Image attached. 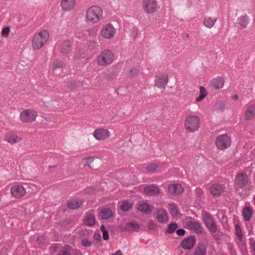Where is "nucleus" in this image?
I'll list each match as a JSON object with an SVG mask.
<instances>
[{"label": "nucleus", "mask_w": 255, "mask_h": 255, "mask_svg": "<svg viewBox=\"0 0 255 255\" xmlns=\"http://www.w3.org/2000/svg\"><path fill=\"white\" fill-rule=\"evenodd\" d=\"M57 165H55V166H49V169L50 170V171L51 172L52 171V168H54V167H57Z\"/></svg>", "instance_id": "nucleus-57"}, {"label": "nucleus", "mask_w": 255, "mask_h": 255, "mask_svg": "<svg viewBox=\"0 0 255 255\" xmlns=\"http://www.w3.org/2000/svg\"><path fill=\"white\" fill-rule=\"evenodd\" d=\"M49 37V33L46 30H43L36 34L32 40V46L33 49H40L47 42Z\"/></svg>", "instance_id": "nucleus-2"}, {"label": "nucleus", "mask_w": 255, "mask_h": 255, "mask_svg": "<svg viewBox=\"0 0 255 255\" xmlns=\"http://www.w3.org/2000/svg\"><path fill=\"white\" fill-rule=\"evenodd\" d=\"M38 116V113L36 111L27 109L23 110L20 114V120L24 123H32L36 121Z\"/></svg>", "instance_id": "nucleus-4"}, {"label": "nucleus", "mask_w": 255, "mask_h": 255, "mask_svg": "<svg viewBox=\"0 0 255 255\" xmlns=\"http://www.w3.org/2000/svg\"><path fill=\"white\" fill-rule=\"evenodd\" d=\"M82 161L84 166H87L89 168H91V165L92 162L93 161V157H88L87 158H83Z\"/></svg>", "instance_id": "nucleus-41"}, {"label": "nucleus", "mask_w": 255, "mask_h": 255, "mask_svg": "<svg viewBox=\"0 0 255 255\" xmlns=\"http://www.w3.org/2000/svg\"><path fill=\"white\" fill-rule=\"evenodd\" d=\"M195 244V237L194 236H190L183 240L181 243V246L183 249L189 250L193 248Z\"/></svg>", "instance_id": "nucleus-15"}, {"label": "nucleus", "mask_w": 255, "mask_h": 255, "mask_svg": "<svg viewBox=\"0 0 255 255\" xmlns=\"http://www.w3.org/2000/svg\"><path fill=\"white\" fill-rule=\"evenodd\" d=\"M81 244L85 247H89L91 246V242L86 238L83 239L81 241Z\"/></svg>", "instance_id": "nucleus-46"}, {"label": "nucleus", "mask_w": 255, "mask_h": 255, "mask_svg": "<svg viewBox=\"0 0 255 255\" xmlns=\"http://www.w3.org/2000/svg\"><path fill=\"white\" fill-rule=\"evenodd\" d=\"M137 35V30H136L135 31H133L131 34L132 37H133L134 38H136Z\"/></svg>", "instance_id": "nucleus-52"}, {"label": "nucleus", "mask_w": 255, "mask_h": 255, "mask_svg": "<svg viewBox=\"0 0 255 255\" xmlns=\"http://www.w3.org/2000/svg\"><path fill=\"white\" fill-rule=\"evenodd\" d=\"M253 214V210L250 207H246L243 210L242 214L246 221H250Z\"/></svg>", "instance_id": "nucleus-30"}, {"label": "nucleus", "mask_w": 255, "mask_h": 255, "mask_svg": "<svg viewBox=\"0 0 255 255\" xmlns=\"http://www.w3.org/2000/svg\"><path fill=\"white\" fill-rule=\"evenodd\" d=\"M63 62L60 60L56 59L55 60L53 64L54 69H57L59 68H62L63 66Z\"/></svg>", "instance_id": "nucleus-43"}, {"label": "nucleus", "mask_w": 255, "mask_h": 255, "mask_svg": "<svg viewBox=\"0 0 255 255\" xmlns=\"http://www.w3.org/2000/svg\"><path fill=\"white\" fill-rule=\"evenodd\" d=\"M137 209L144 214H149L152 210V208L148 204L144 203L143 201L138 202Z\"/></svg>", "instance_id": "nucleus-20"}, {"label": "nucleus", "mask_w": 255, "mask_h": 255, "mask_svg": "<svg viewBox=\"0 0 255 255\" xmlns=\"http://www.w3.org/2000/svg\"><path fill=\"white\" fill-rule=\"evenodd\" d=\"M87 45L88 48L90 50H92L98 47V44L96 41L93 40L88 41Z\"/></svg>", "instance_id": "nucleus-40"}, {"label": "nucleus", "mask_w": 255, "mask_h": 255, "mask_svg": "<svg viewBox=\"0 0 255 255\" xmlns=\"http://www.w3.org/2000/svg\"><path fill=\"white\" fill-rule=\"evenodd\" d=\"M95 240L99 242L101 240V236L100 234L95 233L93 237Z\"/></svg>", "instance_id": "nucleus-50"}, {"label": "nucleus", "mask_w": 255, "mask_h": 255, "mask_svg": "<svg viewBox=\"0 0 255 255\" xmlns=\"http://www.w3.org/2000/svg\"><path fill=\"white\" fill-rule=\"evenodd\" d=\"M139 73V70L136 68H132L130 69L129 73V76L130 77H134L136 76Z\"/></svg>", "instance_id": "nucleus-45"}, {"label": "nucleus", "mask_w": 255, "mask_h": 255, "mask_svg": "<svg viewBox=\"0 0 255 255\" xmlns=\"http://www.w3.org/2000/svg\"><path fill=\"white\" fill-rule=\"evenodd\" d=\"M188 228L191 230L193 231L196 233H201L202 232V227L200 223L197 222L189 221L186 223Z\"/></svg>", "instance_id": "nucleus-21"}, {"label": "nucleus", "mask_w": 255, "mask_h": 255, "mask_svg": "<svg viewBox=\"0 0 255 255\" xmlns=\"http://www.w3.org/2000/svg\"><path fill=\"white\" fill-rule=\"evenodd\" d=\"M144 191L148 196H157L160 193L159 189L153 185L145 187Z\"/></svg>", "instance_id": "nucleus-17"}, {"label": "nucleus", "mask_w": 255, "mask_h": 255, "mask_svg": "<svg viewBox=\"0 0 255 255\" xmlns=\"http://www.w3.org/2000/svg\"><path fill=\"white\" fill-rule=\"evenodd\" d=\"M95 190L93 188H89L85 191V193H91L92 192L95 191Z\"/></svg>", "instance_id": "nucleus-51"}, {"label": "nucleus", "mask_w": 255, "mask_h": 255, "mask_svg": "<svg viewBox=\"0 0 255 255\" xmlns=\"http://www.w3.org/2000/svg\"><path fill=\"white\" fill-rule=\"evenodd\" d=\"M143 10L147 13H153L156 10L157 2L156 0H143L142 1Z\"/></svg>", "instance_id": "nucleus-7"}, {"label": "nucleus", "mask_w": 255, "mask_h": 255, "mask_svg": "<svg viewBox=\"0 0 255 255\" xmlns=\"http://www.w3.org/2000/svg\"><path fill=\"white\" fill-rule=\"evenodd\" d=\"M236 234L238 237L239 240L241 241L243 238V235L241 228L239 225L236 224L235 225Z\"/></svg>", "instance_id": "nucleus-42"}, {"label": "nucleus", "mask_w": 255, "mask_h": 255, "mask_svg": "<svg viewBox=\"0 0 255 255\" xmlns=\"http://www.w3.org/2000/svg\"><path fill=\"white\" fill-rule=\"evenodd\" d=\"M9 31L10 29L8 26L3 27L1 32V36L3 37H7L8 36Z\"/></svg>", "instance_id": "nucleus-44"}, {"label": "nucleus", "mask_w": 255, "mask_h": 255, "mask_svg": "<svg viewBox=\"0 0 255 255\" xmlns=\"http://www.w3.org/2000/svg\"><path fill=\"white\" fill-rule=\"evenodd\" d=\"M199 118L196 116H190L186 118L185 127L188 132H194L199 128Z\"/></svg>", "instance_id": "nucleus-5"}, {"label": "nucleus", "mask_w": 255, "mask_h": 255, "mask_svg": "<svg viewBox=\"0 0 255 255\" xmlns=\"http://www.w3.org/2000/svg\"><path fill=\"white\" fill-rule=\"evenodd\" d=\"M206 249L202 244L198 245L195 249L194 255H206Z\"/></svg>", "instance_id": "nucleus-33"}, {"label": "nucleus", "mask_w": 255, "mask_h": 255, "mask_svg": "<svg viewBox=\"0 0 255 255\" xmlns=\"http://www.w3.org/2000/svg\"><path fill=\"white\" fill-rule=\"evenodd\" d=\"M83 223L86 226L89 227L93 226L96 223L95 215L91 212L87 213Z\"/></svg>", "instance_id": "nucleus-24"}, {"label": "nucleus", "mask_w": 255, "mask_h": 255, "mask_svg": "<svg viewBox=\"0 0 255 255\" xmlns=\"http://www.w3.org/2000/svg\"><path fill=\"white\" fill-rule=\"evenodd\" d=\"M168 189L169 192L173 195H178L183 192V188L180 184L169 185Z\"/></svg>", "instance_id": "nucleus-23"}, {"label": "nucleus", "mask_w": 255, "mask_h": 255, "mask_svg": "<svg viewBox=\"0 0 255 255\" xmlns=\"http://www.w3.org/2000/svg\"><path fill=\"white\" fill-rule=\"evenodd\" d=\"M71 247L69 245H65L62 249H61L57 255H71L70 251Z\"/></svg>", "instance_id": "nucleus-35"}, {"label": "nucleus", "mask_w": 255, "mask_h": 255, "mask_svg": "<svg viewBox=\"0 0 255 255\" xmlns=\"http://www.w3.org/2000/svg\"><path fill=\"white\" fill-rule=\"evenodd\" d=\"M255 115V105L249 106L245 111L244 118L246 120L253 119Z\"/></svg>", "instance_id": "nucleus-26"}, {"label": "nucleus", "mask_w": 255, "mask_h": 255, "mask_svg": "<svg viewBox=\"0 0 255 255\" xmlns=\"http://www.w3.org/2000/svg\"><path fill=\"white\" fill-rule=\"evenodd\" d=\"M169 211L171 215L176 217L179 214L178 207L175 204H170L169 206Z\"/></svg>", "instance_id": "nucleus-36"}, {"label": "nucleus", "mask_w": 255, "mask_h": 255, "mask_svg": "<svg viewBox=\"0 0 255 255\" xmlns=\"http://www.w3.org/2000/svg\"><path fill=\"white\" fill-rule=\"evenodd\" d=\"M225 189L224 184H214L210 187L209 190L211 194L214 197H219L224 192Z\"/></svg>", "instance_id": "nucleus-10"}, {"label": "nucleus", "mask_w": 255, "mask_h": 255, "mask_svg": "<svg viewBox=\"0 0 255 255\" xmlns=\"http://www.w3.org/2000/svg\"><path fill=\"white\" fill-rule=\"evenodd\" d=\"M156 212V219L159 223H165L168 221L167 213L165 209H158Z\"/></svg>", "instance_id": "nucleus-18"}, {"label": "nucleus", "mask_w": 255, "mask_h": 255, "mask_svg": "<svg viewBox=\"0 0 255 255\" xmlns=\"http://www.w3.org/2000/svg\"><path fill=\"white\" fill-rule=\"evenodd\" d=\"M76 0H62L61 6L64 11H68L73 9Z\"/></svg>", "instance_id": "nucleus-19"}, {"label": "nucleus", "mask_w": 255, "mask_h": 255, "mask_svg": "<svg viewBox=\"0 0 255 255\" xmlns=\"http://www.w3.org/2000/svg\"><path fill=\"white\" fill-rule=\"evenodd\" d=\"M236 185L239 188H243L248 183V176L246 173H239L235 180Z\"/></svg>", "instance_id": "nucleus-9"}, {"label": "nucleus", "mask_w": 255, "mask_h": 255, "mask_svg": "<svg viewBox=\"0 0 255 255\" xmlns=\"http://www.w3.org/2000/svg\"><path fill=\"white\" fill-rule=\"evenodd\" d=\"M126 228L128 231H137L139 230V225L135 222L127 223L126 225Z\"/></svg>", "instance_id": "nucleus-32"}, {"label": "nucleus", "mask_w": 255, "mask_h": 255, "mask_svg": "<svg viewBox=\"0 0 255 255\" xmlns=\"http://www.w3.org/2000/svg\"><path fill=\"white\" fill-rule=\"evenodd\" d=\"M231 139L227 134L219 135L217 138L215 144L219 149H225L231 145Z\"/></svg>", "instance_id": "nucleus-6"}, {"label": "nucleus", "mask_w": 255, "mask_h": 255, "mask_svg": "<svg viewBox=\"0 0 255 255\" xmlns=\"http://www.w3.org/2000/svg\"><path fill=\"white\" fill-rule=\"evenodd\" d=\"M110 133L108 129L98 128L96 129L93 135L97 140H105L110 136Z\"/></svg>", "instance_id": "nucleus-13"}, {"label": "nucleus", "mask_w": 255, "mask_h": 255, "mask_svg": "<svg viewBox=\"0 0 255 255\" xmlns=\"http://www.w3.org/2000/svg\"><path fill=\"white\" fill-rule=\"evenodd\" d=\"M10 193L14 198H19L25 195L26 191L22 185H14L11 188Z\"/></svg>", "instance_id": "nucleus-12"}, {"label": "nucleus", "mask_w": 255, "mask_h": 255, "mask_svg": "<svg viewBox=\"0 0 255 255\" xmlns=\"http://www.w3.org/2000/svg\"><path fill=\"white\" fill-rule=\"evenodd\" d=\"M200 95L199 97L196 99V101L197 102H200L203 99H204L207 95V91L203 87H200Z\"/></svg>", "instance_id": "nucleus-37"}, {"label": "nucleus", "mask_w": 255, "mask_h": 255, "mask_svg": "<svg viewBox=\"0 0 255 255\" xmlns=\"http://www.w3.org/2000/svg\"><path fill=\"white\" fill-rule=\"evenodd\" d=\"M178 228V225L176 223H171L167 226V228L165 231V233L172 234Z\"/></svg>", "instance_id": "nucleus-34"}, {"label": "nucleus", "mask_w": 255, "mask_h": 255, "mask_svg": "<svg viewBox=\"0 0 255 255\" xmlns=\"http://www.w3.org/2000/svg\"><path fill=\"white\" fill-rule=\"evenodd\" d=\"M168 82V76L165 74L157 76L155 79V85L158 88H164Z\"/></svg>", "instance_id": "nucleus-16"}, {"label": "nucleus", "mask_w": 255, "mask_h": 255, "mask_svg": "<svg viewBox=\"0 0 255 255\" xmlns=\"http://www.w3.org/2000/svg\"><path fill=\"white\" fill-rule=\"evenodd\" d=\"M101 231H102V232H103L104 231V230H107L106 229V228L105 227V226L104 225H102L101 226Z\"/></svg>", "instance_id": "nucleus-55"}, {"label": "nucleus", "mask_w": 255, "mask_h": 255, "mask_svg": "<svg viewBox=\"0 0 255 255\" xmlns=\"http://www.w3.org/2000/svg\"><path fill=\"white\" fill-rule=\"evenodd\" d=\"M116 32V29L111 23H108L104 26L101 30V35L106 39H110L113 38Z\"/></svg>", "instance_id": "nucleus-8"}, {"label": "nucleus", "mask_w": 255, "mask_h": 255, "mask_svg": "<svg viewBox=\"0 0 255 255\" xmlns=\"http://www.w3.org/2000/svg\"><path fill=\"white\" fill-rule=\"evenodd\" d=\"M204 221L208 229L212 233L217 231V227L213 218L208 213H205L204 216Z\"/></svg>", "instance_id": "nucleus-11"}, {"label": "nucleus", "mask_w": 255, "mask_h": 255, "mask_svg": "<svg viewBox=\"0 0 255 255\" xmlns=\"http://www.w3.org/2000/svg\"><path fill=\"white\" fill-rule=\"evenodd\" d=\"M216 20V18L206 17L204 19L203 24L206 27L210 28L214 26Z\"/></svg>", "instance_id": "nucleus-31"}, {"label": "nucleus", "mask_w": 255, "mask_h": 255, "mask_svg": "<svg viewBox=\"0 0 255 255\" xmlns=\"http://www.w3.org/2000/svg\"><path fill=\"white\" fill-rule=\"evenodd\" d=\"M147 228L149 230H155L156 229V225L152 221H150L148 223Z\"/></svg>", "instance_id": "nucleus-47"}, {"label": "nucleus", "mask_w": 255, "mask_h": 255, "mask_svg": "<svg viewBox=\"0 0 255 255\" xmlns=\"http://www.w3.org/2000/svg\"><path fill=\"white\" fill-rule=\"evenodd\" d=\"M99 215L103 220H107L113 215V212L111 208H103L99 212Z\"/></svg>", "instance_id": "nucleus-27"}, {"label": "nucleus", "mask_w": 255, "mask_h": 255, "mask_svg": "<svg viewBox=\"0 0 255 255\" xmlns=\"http://www.w3.org/2000/svg\"><path fill=\"white\" fill-rule=\"evenodd\" d=\"M249 16L244 14L239 17L237 19L238 26L240 28H246L249 23Z\"/></svg>", "instance_id": "nucleus-25"}, {"label": "nucleus", "mask_w": 255, "mask_h": 255, "mask_svg": "<svg viewBox=\"0 0 255 255\" xmlns=\"http://www.w3.org/2000/svg\"><path fill=\"white\" fill-rule=\"evenodd\" d=\"M84 201L82 199H73L68 201L67 206L70 209H76L82 206Z\"/></svg>", "instance_id": "nucleus-28"}, {"label": "nucleus", "mask_w": 255, "mask_h": 255, "mask_svg": "<svg viewBox=\"0 0 255 255\" xmlns=\"http://www.w3.org/2000/svg\"><path fill=\"white\" fill-rule=\"evenodd\" d=\"M91 31H94V29H90V30H89V31H90V32Z\"/></svg>", "instance_id": "nucleus-58"}, {"label": "nucleus", "mask_w": 255, "mask_h": 255, "mask_svg": "<svg viewBox=\"0 0 255 255\" xmlns=\"http://www.w3.org/2000/svg\"><path fill=\"white\" fill-rule=\"evenodd\" d=\"M72 45V40L69 39L64 40L60 47V53L64 55L69 54L71 51Z\"/></svg>", "instance_id": "nucleus-14"}, {"label": "nucleus", "mask_w": 255, "mask_h": 255, "mask_svg": "<svg viewBox=\"0 0 255 255\" xmlns=\"http://www.w3.org/2000/svg\"><path fill=\"white\" fill-rule=\"evenodd\" d=\"M161 164L151 163L146 167V170L150 172L156 171L159 168Z\"/></svg>", "instance_id": "nucleus-39"}, {"label": "nucleus", "mask_w": 255, "mask_h": 255, "mask_svg": "<svg viewBox=\"0 0 255 255\" xmlns=\"http://www.w3.org/2000/svg\"><path fill=\"white\" fill-rule=\"evenodd\" d=\"M114 59V54L111 50L106 49L102 51L96 60L98 65L105 66L111 64Z\"/></svg>", "instance_id": "nucleus-3"}, {"label": "nucleus", "mask_w": 255, "mask_h": 255, "mask_svg": "<svg viewBox=\"0 0 255 255\" xmlns=\"http://www.w3.org/2000/svg\"><path fill=\"white\" fill-rule=\"evenodd\" d=\"M73 255H82V254L80 251L75 250Z\"/></svg>", "instance_id": "nucleus-53"}, {"label": "nucleus", "mask_w": 255, "mask_h": 255, "mask_svg": "<svg viewBox=\"0 0 255 255\" xmlns=\"http://www.w3.org/2000/svg\"><path fill=\"white\" fill-rule=\"evenodd\" d=\"M21 139V137H19L16 135L7 134L5 135L4 140L7 141L8 143L13 144L20 141Z\"/></svg>", "instance_id": "nucleus-29"}, {"label": "nucleus", "mask_w": 255, "mask_h": 255, "mask_svg": "<svg viewBox=\"0 0 255 255\" xmlns=\"http://www.w3.org/2000/svg\"><path fill=\"white\" fill-rule=\"evenodd\" d=\"M233 99L235 100H237L238 99V96L237 95H235L233 96Z\"/></svg>", "instance_id": "nucleus-56"}, {"label": "nucleus", "mask_w": 255, "mask_h": 255, "mask_svg": "<svg viewBox=\"0 0 255 255\" xmlns=\"http://www.w3.org/2000/svg\"><path fill=\"white\" fill-rule=\"evenodd\" d=\"M132 204L127 201H124L121 205V209L124 212L128 211L132 207Z\"/></svg>", "instance_id": "nucleus-38"}, {"label": "nucleus", "mask_w": 255, "mask_h": 255, "mask_svg": "<svg viewBox=\"0 0 255 255\" xmlns=\"http://www.w3.org/2000/svg\"><path fill=\"white\" fill-rule=\"evenodd\" d=\"M185 231L183 229H180L177 230L176 234L179 236H182L185 235Z\"/></svg>", "instance_id": "nucleus-48"}, {"label": "nucleus", "mask_w": 255, "mask_h": 255, "mask_svg": "<svg viewBox=\"0 0 255 255\" xmlns=\"http://www.w3.org/2000/svg\"><path fill=\"white\" fill-rule=\"evenodd\" d=\"M112 255H122V252L121 251L119 250Z\"/></svg>", "instance_id": "nucleus-54"}, {"label": "nucleus", "mask_w": 255, "mask_h": 255, "mask_svg": "<svg viewBox=\"0 0 255 255\" xmlns=\"http://www.w3.org/2000/svg\"><path fill=\"white\" fill-rule=\"evenodd\" d=\"M103 238L104 240H107L109 238V233L107 230H104L103 232Z\"/></svg>", "instance_id": "nucleus-49"}, {"label": "nucleus", "mask_w": 255, "mask_h": 255, "mask_svg": "<svg viewBox=\"0 0 255 255\" xmlns=\"http://www.w3.org/2000/svg\"><path fill=\"white\" fill-rule=\"evenodd\" d=\"M225 83L224 78L218 77L214 78L211 82V86L213 89L217 90L223 88Z\"/></svg>", "instance_id": "nucleus-22"}, {"label": "nucleus", "mask_w": 255, "mask_h": 255, "mask_svg": "<svg viewBox=\"0 0 255 255\" xmlns=\"http://www.w3.org/2000/svg\"><path fill=\"white\" fill-rule=\"evenodd\" d=\"M103 18V9L99 6L89 7L86 13V19L88 22L96 23Z\"/></svg>", "instance_id": "nucleus-1"}]
</instances>
